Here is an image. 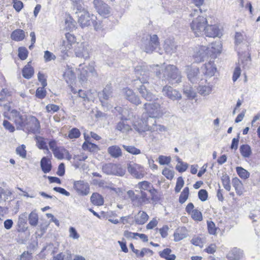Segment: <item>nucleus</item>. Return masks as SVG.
I'll list each match as a JSON object with an SVG mask.
<instances>
[{
    "label": "nucleus",
    "instance_id": "obj_1",
    "mask_svg": "<svg viewBox=\"0 0 260 260\" xmlns=\"http://www.w3.org/2000/svg\"><path fill=\"white\" fill-rule=\"evenodd\" d=\"M135 72L138 80L143 84L137 88L141 96L148 101H156L154 103H145L144 105V108L147 115V117L152 119L151 122H153L154 121H156V118L160 117L163 113L160 104L157 102L158 99L156 95L150 92L144 85L148 83L150 74L149 67L145 64L137 66L135 68Z\"/></svg>",
    "mask_w": 260,
    "mask_h": 260
},
{
    "label": "nucleus",
    "instance_id": "obj_2",
    "mask_svg": "<svg viewBox=\"0 0 260 260\" xmlns=\"http://www.w3.org/2000/svg\"><path fill=\"white\" fill-rule=\"evenodd\" d=\"M150 68L155 72L156 76L162 80H167L172 84L181 82L182 76L178 69L174 65L162 64L161 66L153 65Z\"/></svg>",
    "mask_w": 260,
    "mask_h": 260
},
{
    "label": "nucleus",
    "instance_id": "obj_3",
    "mask_svg": "<svg viewBox=\"0 0 260 260\" xmlns=\"http://www.w3.org/2000/svg\"><path fill=\"white\" fill-rule=\"evenodd\" d=\"M150 118H143L134 122V128L139 133L141 134L146 131H149L151 133L156 132L159 134L162 132L167 131V128L164 125L157 124L156 121L151 122Z\"/></svg>",
    "mask_w": 260,
    "mask_h": 260
},
{
    "label": "nucleus",
    "instance_id": "obj_4",
    "mask_svg": "<svg viewBox=\"0 0 260 260\" xmlns=\"http://www.w3.org/2000/svg\"><path fill=\"white\" fill-rule=\"evenodd\" d=\"M76 13L78 17V22L82 27L88 26L96 19V17L89 12L80 5H77Z\"/></svg>",
    "mask_w": 260,
    "mask_h": 260
},
{
    "label": "nucleus",
    "instance_id": "obj_5",
    "mask_svg": "<svg viewBox=\"0 0 260 260\" xmlns=\"http://www.w3.org/2000/svg\"><path fill=\"white\" fill-rule=\"evenodd\" d=\"M207 22L206 18L202 16H199L194 18L190 23V28L192 31L196 36L203 35Z\"/></svg>",
    "mask_w": 260,
    "mask_h": 260
},
{
    "label": "nucleus",
    "instance_id": "obj_6",
    "mask_svg": "<svg viewBox=\"0 0 260 260\" xmlns=\"http://www.w3.org/2000/svg\"><path fill=\"white\" fill-rule=\"evenodd\" d=\"M140 194H136L134 191L128 190L127 192L128 197L131 201L135 206L139 207L143 204H147L150 202L151 197H148L145 191H139Z\"/></svg>",
    "mask_w": 260,
    "mask_h": 260
},
{
    "label": "nucleus",
    "instance_id": "obj_7",
    "mask_svg": "<svg viewBox=\"0 0 260 260\" xmlns=\"http://www.w3.org/2000/svg\"><path fill=\"white\" fill-rule=\"evenodd\" d=\"M159 45L158 38L156 35L151 36H148V38L145 40L144 38L142 40L141 48L146 53H151L156 49Z\"/></svg>",
    "mask_w": 260,
    "mask_h": 260
},
{
    "label": "nucleus",
    "instance_id": "obj_8",
    "mask_svg": "<svg viewBox=\"0 0 260 260\" xmlns=\"http://www.w3.org/2000/svg\"><path fill=\"white\" fill-rule=\"evenodd\" d=\"M74 52L76 57L86 60L89 58L91 47L87 42L78 43Z\"/></svg>",
    "mask_w": 260,
    "mask_h": 260
},
{
    "label": "nucleus",
    "instance_id": "obj_9",
    "mask_svg": "<svg viewBox=\"0 0 260 260\" xmlns=\"http://www.w3.org/2000/svg\"><path fill=\"white\" fill-rule=\"evenodd\" d=\"M102 170L107 175L123 176L125 173V170L120 166L112 163L104 164L102 166Z\"/></svg>",
    "mask_w": 260,
    "mask_h": 260
},
{
    "label": "nucleus",
    "instance_id": "obj_10",
    "mask_svg": "<svg viewBox=\"0 0 260 260\" xmlns=\"http://www.w3.org/2000/svg\"><path fill=\"white\" fill-rule=\"evenodd\" d=\"M94 7L98 13L105 17H107L110 13L111 8L102 0H93Z\"/></svg>",
    "mask_w": 260,
    "mask_h": 260
},
{
    "label": "nucleus",
    "instance_id": "obj_11",
    "mask_svg": "<svg viewBox=\"0 0 260 260\" xmlns=\"http://www.w3.org/2000/svg\"><path fill=\"white\" fill-rule=\"evenodd\" d=\"M185 72L188 80L192 83H197L200 80V72L198 68L186 66Z\"/></svg>",
    "mask_w": 260,
    "mask_h": 260
},
{
    "label": "nucleus",
    "instance_id": "obj_12",
    "mask_svg": "<svg viewBox=\"0 0 260 260\" xmlns=\"http://www.w3.org/2000/svg\"><path fill=\"white\" fill-rule=\"evenodd\" d=\"M164 95L172 101H178L181 99L182 95L177 90L170 86H165L162 90Z\"/></svg>",
    "mask_w": 260,
    "mask_h": 260
},
{
    "label": "nucleus",
    "instance_id": "obj_13",
    "mask_svg": "<svg viewBox=\"0 0 260 260\" xmlns=\"http://www.w3.org/2000/svg\"><path fill=\"white\" fill-rule=\"evenodd\" d=\"M128 172L137 179L142 178L145 175L144 168L140 165L131 163L127 167Z\"/></svg>",
    "mask_w": 260,
    "mask_h": 260
},
{
    "label": "nucleus",
    "instance_id": "obj_14",
    "mask_svg": "<svg viewBox=\"0 0 260 260\" xmlns=\"http://www.w3.org/2000/svg\"><path fill=\"white\" fill-rule=\"evenodd\" d=\"M65 39L66 40L62 41L60 49L62 53L67 54V52L71 49L72 45L76 42V39L75 37L70 33L66 34Z\"/></svg>",
    "mask_w": 260,
    "mask_h": 260
},
{
    "label": "nucleus",
    "instance_id": "obj_15",
    "mask_svg": "<svg viewBox=\"0 0 260 260\" xmlns=\"http://www.w3.org/2000/svg\"><path fill=\"white\" fill-rule=\"evenodd\" d=\"M73 186L79 194L87 196L89 193V185L87 182L83 180L74 181Z\"/></svg>",
    "mask_w": 260,
    "mask_h": 260
},
{
    "label": "nucleus",
    "instance_id": "obj_16",
    "mask_svg": "<svg viewBox=\"0 0 260 260\" xmlns=\"http://www.w3.org/2000/svg\"><path fill=\"white\" fill-rule=\"evenodd\" d=\"M208 47L205 46H201L196 47L193 55L194 61L197 62L203 61L208 54Z\"/></svg>",
    "mask_w": 260,
    "mask_h": 260
},
{
    "label": "nucleus",
    "instance_id": "obj_17",
    "mask_svg": "<svg viewBox=\"0 0 260 260\" xmlns=\"http://www.w3.org/2000/svg\"><path fill=\"white\" fill-rule=\"evenodd\" d=\"M27 118V116L26 115H22L19 112L14 109L10 112L9 119L13 120L16 125L22 127L25 126Z\"/></svg>",
    "mask_w": 260,
    "mask_h": 260
},
{
    "label": "nucleus",
    "instance_id": "obj_18",
    "mask_svg": "<svg viewBox=\"0 0 260 260\" xmlns=\"http://www.w3.org/2000/svg\"><path fill=\"white\" fill-rule=\"evenodd\" d=\"M136 187L140 190L139 191H147L149 192L150 193L152 200L153 199L154 195L156 192V190L153 187L152 185L147 181L139 182Z\"/></svg>",
    "mask_w": 260,
    "mask_h": 260
},
{
    "label": "nucleus",
    "instance_id": "obj_19",
    "mask_svg": "<svg viewBox=\"0 0 260 260\" xmlns=\"http://www.w3.org/2000/svg\"><path fill=\"white\" fill-rule=\"evenodd\" d=\"M202 71L207 79L214 75L216 72V67L213 62L210 61L203 66Z\"/></svg>",
    "mask_w": 260,
    "mask_h": 260
},
{
    "label": "nucleus",
    "instance_id": "obj_20",
    "mask_svg": "<svg viewBox=\"0 0 260 260\" xmlns=\"http://www.w3.org/2000/svg\"><path fill=\"white\" fill-rule=\"evenodd\" d=\"M27 126V128L33 133H36L39 131L40 128V124L38 119L34 116H30L27 117L25 125Z\"/></svg>",
    "mask_w": 260,
    "mask_h": 260
},
{
    "label": "nucleus",
    "instance_id": "obj_21",
    "mask_svg": "<svg viewBox=\"0 0 260 260\" xmlns=\"http://www.w3.org/2000/svg\"><path fill=\"white\" fill-rule=\"evenodd\" d=\"M123 92L125 99L131 103L136 105H138L141 103L140 98L136 94L133 90L128 88H125L123 89Z\"/></svg>",
    "mask_w": 260,
    "mask_h": 260
},
{
    "label": "nucleus",
    "instance_id": "obj_22",
    "mask_svg": "<svg viewBox=\"0 0 260 260\" xmlns=\"http://www.w3.org/2000/svg\"><path fill=\"white\" fill-rule=\"evenodd\" d=\"M204 35L208 37L215 38L221 35V32L217 25L207 24Z\"/></svg>",
    "mask_w": 260,
    "mask_h": 260
},
{
    "label": "nucleus",
    "instance_id": "obj_23",
    "mask_svg": "<svg viewBox=\"0 0 260 260\" xmlns=\"http://www.w3.org/2000/svg\"><path fill=\"white\" fill-rule=\"evenodd\" d=\"M99 95L102 106H105L106 103L103 100H108L112 97V87L111 84H107L103 91L99 93Z\"/></svg>",
    "mask_w": 260,
    "mask_h": 260
},
{
    "label": "nucleus",
    "instance_id": "obj_24",
    "mask_svg": "<svg viewBox=\"0 0 260 260\" xmlns=\"http://www.w3.org/2000/svg\"><path fill=\"white\" fill-rule=\"evenodd\" d=\"M205 82L206 84L203 85L204 82H202L198 88L199 93L202 96L209 95L211 93L213 87V85L211 84L210 82H208L207 79H205Z\"/></svg>",
    "mask_w": 260,
    "mask_h": 260
},
{
    "label": "nucleus",
    "instance_id": "obj_25",
    "mask_svg": "<svg viewBox=\"0 0 260 260\" xmlns=\"http://www.w3.org/2000/svg\"><path fill=\"white\" fill-rule=\"evenodd\" d=\"M27 215L26 212L19 216L17 223V230L18 232H25L27 230Z\"/></svg>",
    "mask_w": 260,
    "mask_h": 260
},
{
    "label": "nucleus",
    "instance_id": "obj_26",
    "mask_svg": "<svg viewBox=\"0 0 260 260\" xmlns=\"http://www.w3.org/2000/svg\"><path fill=\"white\" fill-rule=\"evenodd\" d=\"M244 255L243 251L237 247L233 248L227 254L228 260H240Z\"/></svg>",
    "mask_w": 260,
    "mask_h": 260
},
{
    "label": "nucleus",
    "instance_id": "obj_27",
    "mask_svg": "<svg viewBox=\"0 0 260 260\" xmlns=\"http://www.w3.org/2000/svg\"><path fill=\"white\" fill-rule=\"evenodd\" d=\"M177 46L176 43L171 40L168 39L165 42L164 49L168 54H172L176 52Z\"/></svg>",
    "mask_w": 260,
    "mask_h": 260
},
{
    "label": "nucleus",
    "instance_id": "obj_28",
    "mask_svg": "<svg viewBox=\"0 0 260 260\" xmlns=\"http://www.w3.org/2000/svg\"><path fill=\"white\" fill-rule=\"evenodd\" d=\"M31 61H29L26 65H25L22 71L23 77L27 79H30L34 74V69L31 65Z\"/></svg>",
    "mask_w": 260,
    "mask_h": 260
},
{
    "label": "nucleus",
    "instance_id": "obj_29",
    "mask_svg": "<svg viewBox=\"0 0 260 260\" xmlns=\"http://www.w3.org/2000/svg\"><path fill=\"white\" fill-rule=\"evenodd\" d=\"M36 140L37 147L40 149H43L45 150V153L50 155V152L49 150L46 140L44 138L40 136L36 137Z\"/></svg>",
    "mask_w": 260,
    "mask_h": 260
},
{
    "label": "nucleus",
    "instance_id": "obj_30",
    "mask_svg": "<svg viewBox=\"0 0 260 260\" xmlns=\"http://www.w3.org/2000/svg\"><path fill=\"white\" fill-rule=\"evenodd\" d=\"M148 218L149 216L145 212L140 211L135 216V221L138 224H144L147 222Z\"/></svg>",
    "mask_w": 260,
    "mask_h": 260
},
{
    "label": "nucleus",
    "instance_id": "obj_31",
    "mask_svg": "<svg viewBox=\"0 0 260 260\" xmlns=\"http://www.w3.org/2000/svg\"><path fill=\"white\" fill-rule=\"evenodd\" d=\"M95 181V184L98 185L99 187H102L103 188H109L113 191H114L116 193L119 194L120 192H121V189L119 188H114L111 186V184L110 183H108L106 182L105 181L101 180H94Z\"/></svg>",
    "mask_w": 260,
    "mask_h": 260
},
{
    "label": "nucleus",
    "instance_id": "obj_32",
    "mask_svg": "<svg viewBox=\"0 0 260 260\" xmlns=\"http://www.w3.org/2000/svg\"><path fill=\"white\" fill-rule=\"evenodd\" d=\"M63 78L67 83L71 84L76 79V76L73 70L68 67L63 74Z\"/></svg>",
    "mask_w": 260,
    "mask_h": 260
},
{
    "label": "nucleus",
    "instance_id": "obj_33",
    "mask_svg": "<svg viewBox=\"0 0 260 260\" xmlns=\"http://www.w3.org/2000/svg\"><path fill=\"white\" fill-rule=\"evenodd\" d=\"M108 153L114 158H117L122 155L120 148L117 145H113L108 148Z\"/></svg>",
    "mask_w": 260,
    "mask_h": 260
},
{
    "label": "nucleus",
    "instance_id": "obj_34",
    "mask_svg": "<svg viewBox=\"0 0 260 260\" xmlns=\"http://www.w3.org/2000/svg\"><path fill=\"white\" fill-rule=\"evenodd\" d=\"M41 167L44 173L49 172L52 168L50 159L43 157L41 160Z\"/></svg>",
    "mask_w": 260,
    "mask_h": 260
},
{
    "label": "nucleus",
    "instance_id": "obj_35",
    "mask_svg": "<svg viewBox=\"0 0 260 260\" xmlns=\"http://www.w3.org/2000/svg\"><path fill=\"white\" fill-rule=\"evenodd\" d=\"M90 200L91 203L96 206H102L104 204L103 197L96 192L92 193L90 198Z\"/></svg>",
    "mask_w": 260,
    "mask_h": 260
},
{
    "label": "nucleus",
    "instance_id": "obj_36",
    "mask_svg": "<svg viewBox=\"0 0 260 260\" xmlns=\"http://www.w3.org/2000/svg\"><path fill=\"white\" fill-rule=\"evenodd\" d=\"M232 184L237 194H242L243 193V184L240 179L237 177L234 178L232 179Z\"/></svg>",
    "mask_w": 260,
    "mask_h": 260
},
{
    "label": "nucleus",
    "instance_id": "obj_37",
    "mask_svg": "<svg viewBox=\"0 0 260 260\" xmlns=\"http://www.w3.org/2000/svg\"><path fill=\"white\" fill-rule=\"evenodd\" d=\"M172 250L170 248L164 249L162 251L159 252V256L167 260H175L176 256L175 254H171Z\"/></svg>",
    "mask_w": 260,
    "mask_h": 260
},
{
    "label": "nucleus",
    "instance_id": "obj_38",
    "mask_svg": "<svg viewBox=\"0 0 260 260\" xmlns=\"http://www.w3.org/2000/svg\"><path fill=\"white\" fill-rule=\"evenodd\" d=\"M25 38L24 31L22 29H18L13 31L11 38L16 41H20Z\"/></svg>",
    "mask_w": 260,
    "mask_h": 260
},
{
    "label": "nucleus",
    "instance_id": "obj_39",
    "mask_svg": "<svg viewBox=\"0 0 260 260\" xmlns=\"http://www.w3.org/2000/svg\"><path fill=\"white\" fill-rule=\"evenodd\" d=\"M240 151L242 156L244 158H248L252 154L250 147L247 144L242 145L240 147Z\"/></svg>",
    "mask_w": 260,
    "mask_h": 260
},
{
    "label": "nucleus",
    "instance_id": "obj_40",
    "mask_svg": "<svg viewBox=\"0 0 260 260\" xmlns=\"http://www.w3.org/2000/svg\"><path fill=\"white\" fill-rule=\"evenodd\" d=\"M29 223L32 226L37 225L39 221V217L36 211H32L28 216Z\"/></svg>",
    "mask_w": 260,
    "mask_h": 260
},
{
    "label": "nucleus",
    "instance_id": "obj_41",
    "mask_svg": "<svg viewBox=\"0 0 260 260\" xmlns=\"http://www.w3.org/2000/svg\"><path fill=\"white\" fill-rule=\"evenodd\" d=\"M116 128L122 133H126L132 130L131 126L124 121L119 122L116 125Z\"/></svg>",
    "mask_w": 260,
    "mask_h": 260
},
{
    "label": "nucleus",
    "instance_id": "obj_42",
    "mask_svg": "<svg viewBox=\"0 0 260 260\" xmlns=\"http://www.w3.org/2000/svg\"><path fill=\"white\" fill-rule=\"evenodd\" d=\"M117 110L121 115V120H127L132 116V113L126 108L118 107Z\"/></svg>",
    "mask_w": 260,
    "mask_h": 260
},
{
    "label": "nucleus",
    "instance_id": "obj_43",
    "mask_svg": "<svg viewBox=\"0 0 260 260\" xmlns=\"http://www.w3.org/2000/svg\"><path fill=\"white\" fill-rule=\"evenodd\" d=\"M72 258V254L69 251L64 252H60L54 256L52 260H63L66 259L67 260H71Z\"/></svg>",
    "mask_w": 260,
    "mask_h": 260
},
{
    "label": "nucleus",
    "instance_id": "obj_44",
    "mask_svg": "<svg viewBox=\"0 0 260 260\" xmlns=\"http://www.w3.org/2000/svg\"><path fill=\"white\" fill-rule=\"evenodd\" d=\"M176 160L178 162V164L176 166V170L179 172H183L185 171L188 168V164L182 161L179 157H176Z\"/></svg>",
    "mask_w": 260,
    "mask_h": 260
},
{
    "label": "nucleus",
    "instance_id": "obj_45",
    "mask_svg": "<svg viewBox=\"0 0 260 260\" xmlns=\"http://www.w3.org/2000/svg\"><path fill=\"white\" fill-rule=\"evenodd\" d=\"M184 93L190 99H193L196 96V92L192 87L186 86L183 88Z\"/></svg>",
    "mask_w": 260,
    "mask_h": 260
},
{
    "label": "nucleus",
    "instance_id": "obj_46",
    "mask_svg": "<svg viewBox=\"0 0 260 260\" xmlns=\"http://www.w3.org/2000/svg\"><path fill=\"white\" fill-rule=\"evenodd\" d=\"M236 170L238 175L241 178L246 179L249 177L250 173L242 167H237Z\"/></svg>",
    "mask_w": 260,
    "mask_h": 260
},
{
    "label": "nucleus",
    "instance_id": "obj_47",
    "mask_svg": "<svg viewBox=\"0 0 260 260\" xmlns=\"http://www.w3.org/2000/svg\"><path fill=\"white\" fill-rule=\"evenodd\" d=\"M223 186L227 190H231L230 179L228 175L226 173L223 174L221 178Z\"/></svg>",
    "mask_w": 260,
    "mask_h": 260
},
{
    "label": "nucleus",
    "instance_id": "obj_48",
    "mask_svg": "<svg viewBox=\"0 0 260 260\" xmlns=\"http://www.w3.org/2000/svg\"><path fill=\"white\" fill-rule=\"evenodd\" d=\"M82 148L84 150H88L90 152H95L99 149L97 145L90 142H84L83 144Z\"/></svg>",
    "mask_w": 260,
    "mask_h": 260
},
{
    "label": "nucleus",
    "instance_id": "obj_49",
    "mask_svg": "<svg viewBox=\"0 0 260 260\" xmlns=\"http://www.w3.org/2000/svg\"><path fill=\"white\" fill-rule=\"evenodd\" d=\"M189 188L185 187L181 193L179 201L181 204L184 203L188 199L189 196Z\"/></svg>",
    "mask_w": 260,
    "mask_h": 260
},
{
    "label": "nucleus",
    "instance_id": "obj_50",
    "mask_svg": "<svg viewBox=\"0 0 260 260\" xmlns=\"http://www.w3.org/2000/svg\"><path fill=\"white\" fill-rule=\"evenodd\" d=\"M65 151L66 149L58 147L53 151V153L57 159H62L64 157Z\"/></svg>",
    "mask_w": 260,
    "mask_h": 260
},
{
    "label": "nucleus",
    "instance_id": "obj_51",
    "mask_svg": "<svg viewBox=\"0 0 260 260\" xmlns=\"http://www.w3.org/2000/svg\"><path fill=\"white\" fill-rule=\"evenodd\" d=\"M122 147L126 151L132 154L137 155L141 153V150L134 146H126L123 145Z\"/></svg>",
    "mask_w": 260,
    "mask_h": 260
},
{
    "label": "nucleus",
    "instance_id": "obj_52",
    "mask_svg": "<svg viewBox=\"0 0 260 260\" xmlns=\"http://www.w3.org/2000/svg\"><path fill=\"white\" fill-rule=\"evenodd\" d=\"M28 51L25 47L18 48V56L21 60H25L28 56Z\"/></svg>",
    "mask_w": 260,
    "mask_h": 260
},
{
    "label": "nucleus",
    "instance_id": "obj_53",
    "mask_svg": "<svg viewBox=\"0 0 260 260\" xmlns=\"http://www.w3.org/2000/svg\"><path fill=\"white\" fill-rule=\"evenodd\" d=\"M193 1L194 4L195 5L198 7L197 9H194V13H191L190 14L191 16H195L196 14H198L199 13H201V10L199 8V7L203 5L204 0H192Z\"/></svg>",
    "mask_w": 260,
    "mask_h": 260
},
{
    "label": "nucleus",
    "instance_id": "obj_54",
    "mask_svg": "<svg viewBox=\"0 0 260 260\" xmlns=\"http://www.w3.org/2000/svg\"><path fill=\"white\" fill-rule=\"evenodd\" d=\"M81 133L80 131L77 128H73L70 131L68 137L70 139H76L80 136Z\"/></svg>",
    "mask_w": 260,
    "mask_h": 260
},
{
    "label": "nucleus",
    "instance_id": "obj_55",
    "mask_svg": "<svg viewBox=\"0 0 260 260\" xmlns=\"http://www.w3.org/2000/svg\"><path fill=\"white\" fill-rule=\"evenodd\" d=\"M158 162L161 165H169L171 160L170 156L160 155L158 158Z\"/></svg>",
    "mask_w": 260,
    "mask_h": 260
},
{
    "label": "nucleus",
    "instance_id": "obj_56",
    "mask_svg": "<svg viewBox=\"0 0 260 260\" xmlns=\"http://www.w3.org/2000/svg\"><path fill=\"white\" fill-rule=\"evenodd\" d=\"M44 86H42L41 87H39L36 92V96L40 99H44L46 95V91L44 89Z\"/></svg>",
    "mask_w": 260,
    "mask_h": 260
},
{
    "label": "nucleus",
    "instance_id": "obj_57",
    "mask_svg": "<svg viewBox=\"0 0 260 260\" xmlns=\"http://www.w3.org/2000/svg\"><path fill=\"white\" fill-rule=\"evenodd\" d=\"M162 174L169 180H172L174 176V172L167 168L162 170Z\"/></svg>",
    "mask_w": 260,
    "mask_h": 260
},
{
    "label": "nucleus",
    "instance_id": "obj_58",
    "mask_svg": "<svg viewBox=\"0 0 260 260\" xmlns=\"http://www.w3.org/2000/svg\"><path fill=\"white\" fill-rule=\"evenodd\" d=\"M190 215L191 217L195 220L201 221L203 219L201 212L197 209L192 211Z\"/></svg>",
    "mask_w": 260,
    "mask_h": 260
},
{
    "label": "nucleus",
    "instance_id": "obj_59",
    "mask_svg": "<svg viewBox=\"0 0 260 260\" xmlns=\"http://www.w3.org/2000/svg\"><path fill=\"white\" fill-rule=\"evenodd\" d=\"M16 151L17 154L22 158H25L26 155V151L25 150V146L24 145H21L18 147Z\"/></svg>",
    "mask_w": 260,
    "mask_h": 260
},
{
    "label": "nucleus",
    "instance_id": "obj_60",
    "mask_svg": "<svg viewBox=\"0 0 260 260\" xmlns=\"http://www.w3.org/2000/svg\"><path fill=\"white\" fill-rule=\"evenodd\" d=\"M184 184V180L182 177H179L177 178L175 190V192L178 193L180 191L181 188L183 186Z\"/></svg>",
    "mask_w": 260,
    "mask_h": 260
},
{
    "label": "nucleus",
    "instance_id": "obj_61",
    "mask_svg": "<svg viewBox=\"0 0 260 260\" xmlns=\"http://www.w3.org/2000/svg\"><path fill=\"white\" fill-rule=\"evenodd\" d=\"M221 43L220 41L215 42L211 44V48L213 49V53H220L221 49Z\"/></svg>",
    "mask_w": 260,
    "mask_h": 260
},
{
    "label": "nucleus",
    "instance_id": "obj_62",
    "mask_svg": "<svg viewBox=\"0 0 260 260\" xmlns=\"http://www.w3.org/2000/svg\"><path fill=\"white\" fill-rule=\"evenodd\" d=\"M208 232L210 234L215 235L216 234V228L214 223L212 221L207 222Z\"/></svg>",
    "mask_w": 260,
    "mask_h": 260
},
{
    "label": "nucleus",
    "instance_id": "obj_63",
    "mask_svg": "<svg viewBox=\"0 0 260 260\" xmlns=\"http://www.w3.org/2000/svg\"><path fill=\"white\" fill-rule=\"evenodd\" d=\"M44 58L46 62H48L52 60H55L56 56L52 52L49 51H45L44 52Z\"/></svg>",
    "mask_w": 260,
    "mask_h": 260
},
{
    "label": "nucleus",
    "instance_id": "obj_64",
    "mask_svg": "<svg viewBox=\"0 0 260 260\" xmlns=\"http://www.w3.org/2000/svg\"><path fill=\"white\" fill-rule=\"evenodd\" d=\"M11 95V91L8 89H3L0 92V101L5 100L7 98Z\"/></svg>",
    "mask_w": 260,
    "mask_h": 260
}]
</instances>
